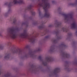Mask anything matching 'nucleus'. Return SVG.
Returning <instances> with one entry per match:
<instances>
[{"label":"nucleus","instance_id":"39448f33","mask_svg":"<svg viewBox=\"0 0 77 77\" xmlns=\"http://www.w3.org/2000/svg\"><path fill=\"white\" fill-rule=\"evenodd\" d=\"M50 16V14L48 13H46L45 14L44 17H48Z\"/></svg>","mask_w":77,"mask_h":77},{"label":"nucleus","instance_id":"2eb2a0df","mask_svg":"<svg viewBox=\"0 0 77 77\" xmlns=\"http://www.w3.org/2000/svg\"><path fill=\"white\" fill-rule=\"evenodd\" d=\"M30 9V8H28V9Z\"/></svg>","mask_w":77,"mask_h":77},{"label":"nucleus","instance_id":"dca6fc26","mask_svg":"<svg viewBox=\"0 0 77 77\" xmlns=\"http://www.w3.org/2000/svg\"><path fill=\"white\" fill-rule=\"evenodd\" d=\"M28 8H29V7H28Z\"/></svg>","mask_w":77,"mask_h":77},{"label":"nucleus","instance_id":"f257e3e1","mask_svg":"<svg viewBox=\"0 0 77 77\" xmlns=\"http://www.w3.org/2000/svg\"><path fill=\"white\" fill-rule=\"evenodd\" d=\"M10 36L12 38H15L17 35H16V32L14 30H12L10 32Z\"/></svg>","mask_w":77,"mask_h":77},{"label":"nucleus","instance_id":"4468645a","mask_svg":"<svg viewBox=\"0 0 77 77\" xmlns=\"http://www.w3.org/2000/svg\"><path fill=\"white\" fill-rule=\"evenodd\" d=\"M2 33H1V32H0V35H1Z\"/></svg>","mask_w":77,"mask_h":77},{"label":"nucleus","instance_id":"9b49d317","mask_svg":"<svg viewBox=\"0 0 77 77\" xmlns=\"http://www.w3.org/2000/svg\"><path fill=\"white\" fill-rule=\"evenodd\" d=\"M6 77H8V76H9V74H8L7 75H6Z\"/></svg>","mask_w":77,"mask_h":77},{"label":"nucleus","instance_id":"6e6552de","mask_svg":"<svg viewBox=\"0 0 77 77\" xmlns=\"http://www.w3.org/2000/svg\"><path fill=\"white\" fill-rule=\"evenodd\" d=\"M5 58H9V55H7V56H5Z\"/></svg>","mask_w":77,"mask_h":77},{"label":"nucleus","instance_id":"9d476101","mask_svg":"<svg viewBox=\"0 0 77 77\" xmlns=\"http://www.w3.org/2000/svg\"><path fill=\"white\" fill-rule=\"evenodd\" d=\"M57 70V69H56L54 71V73L55 72H56V71Z\"/></svg>","mask_w":77,"mask_h":77},{"label":"nucleus","instance_id":"7ed1b4c3","mask_svg":"<svg viewBox=\"0 0 77 77\" xmlns=\"http://www.w3.org/2000/svg\"><path fill=\"white\" fill-rule=\"evenodd\" d=\"M23 2V0H14L13 3L14 4H17V3H21Z\"/></svg>","mask_w":77,"mask_h":77},{"label":"nucleus","instance_id":"f8f14e48","mask_svg":"<svg viewBox=\"0 0 77 77\" xmlns=\"http://www.w3.org/2000/svg\"><path fill=\"white\" fill-rule=\"evenodd\" d=\"M34 39L33 38H32V39H31V41H33V40H34Z\"/></svg>","mask_w":77,"mask_h":77},{"label":"nucleus","instance_id":"ddd939ff","mask_svg":"<svg viewBox=\"0 0 77 77\" xmlns=\"http://www.w3.org/2000/svg\"><path fill=\"white\" fill-rule=\"evenodd\" d=\"M52 3H54V1H52Z\"/></svg>","mask_w":77,"mask_h":77},{"label":"nucleus","instance_id":"20e7f679","mask_svg":"<svg viewBox=\"0 0 77 77\" xmlns=\"http://www.w3.org/2000/svg\"><path fill=\"white\" fill-rule=\"evenodd\" d=\"M26 35L24 33L20 34L19 35L20 37H21V38H25V37H26Z\"/></svg>","mask_w":77,"mask_h":77},{"label":"nucleus","instance_id":"f03ea898","mask_svg":"<svg viewBox=\"0 0 77 77\" xmlns=\"http://www.w3.org/2000/svg\"><path fill=\"white\" fill-rule=\"evenodd\" d=\"M50 4L48 2L45 3L44 5L43 6V9H47L48 7H49Z\"/></svg>","mask_w":77,"mask_h":77},{"label":"nucleus","instance_id":"1a4fd4ad","mask_svg":"<svg viewBox=\"0 0 77 77\" xmlns=\"http://www.w3.org/2000/svg\"><path fill=\"white\" fill-rule=\"evenodd\" d=\"M47 60H48V61H50V58H48L47 59Z\"/></svg>","mask_w":77,"mask_h":77},{"label":"nucleus","instance_id":"423d86ee","mask_svg":"<svg viewBox=\"0 0 77 77\" xmlns=\"http://www.w3.org/2000/svg\"><path fill=\"white\" fill-rule=\"evenodd\" d=\"M64 18H65V20H67V19H68V18H69V16L68 15H66L64 16Z\"/></svg>","mask_w":77,"mask_h":77},{"label":"nucleus","instance_id":"0eeeda50","mask_svg":"<svg viewBox=\"0 0 77 77\" xmlns=\"http://www.w3.org/2000/svg\"><path fill=\"white\" fill-rule=\"evenodd\" d=\"M75 27V25L74 23L72 24L71 25V27L72 28H74Z\"/></svg>","mask_w":77,"mask_h":77}]
</instances>
